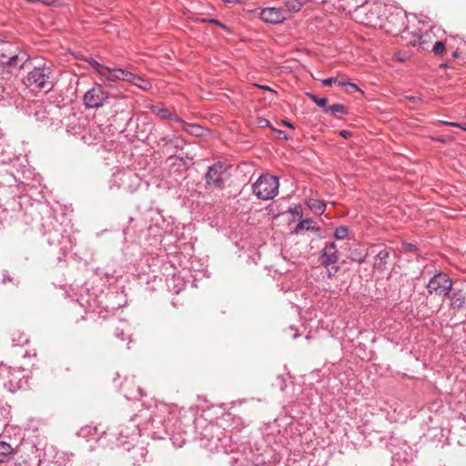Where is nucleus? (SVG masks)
I'll return each instance as SVG.
<instances>
[{"instance_id": "f03ea898", "label": "nucleus", "mask_w": 466, "mask_h": 466, "mask_svg": "<svg viewBox=\"0 0 466 466\" xmlns=\"http://www.w3.org/2000/svg\"><path fill=\"white\" fill-rule=\"evenodd\" d=\"M52 71L49 67H35L27 74L25 84L33 91L48 92L53 88Z\"/></svg>"}, {"instance_id": "c85d7f7f", "label": "nucleus", "mask_w": 466, "mask_h": 466, "mask_svg": "<svg viewBox=\"0 0 466 466\" xmlns=\"http://www.w3.org/2000/svg\"><path fill=\"white\" fill-rule=\"evenodd\" d=\"M313 221L310 219H304L298 223L296 230L299 231L300 229H309L312 228Z\"/></svg>"}, {"instance_id": "a19ab883", "label": "nucleus", "mask_w": 466, "mask_h": 466, "mask_svg": "<svg viewBox=\"0 0 466 466\" xmlns=\"http://www.w3.org/2000/svg\"><path fill=\"white\" fill-rule=\"evenodd\" d=\"M340 136L343 137L344 138H348L351 136V132L350 131H348V130H342L340 131Z\"/></svg>"}, {"instance_id": "5fc2aeb1", "label": "nucleus", "mask_w": 466, "mask_h": 466, "mask_svg": "<svg viewBox=\"0 0 466 466\" xmlns=\"http://www.w3.org/2000/svg\"><path fill=\"white\" fill-rule=\"evenodd\" d=\"M405 466H409L408 464H405Z\"/></svg>"}, {"instance_id": "c03bdc74", "label": "nucleus", "mask_w": 466, "mask_h": 466, "mask_svg": "<svg viewBox=\"0 0 466 466\" xmlns=\"http://www.w3.org/2000/svg\"><path fill=\"white\" fill-rule=\"evenodd\" d=\"M116 336L120 338L121 339H123V336H124V331L123 329L119 330L118 329H116Z\"/></svg>"}, {"instance_id": "4c0bfd02", "label": "nucleus", "mask_w": 466, "mask_h": 466, "mask_svg": "<svg viewBox=\"0 0 466 466\" xmlns=\"http://www.w3.org/2000/svg\"><path fill=\"white\" fill-rule=\"evenodd\" d=\"M13 280H14V279L9 275V273L7 271H5L3 273V280H2L3 283H6L7 281L13 282Z\"/></svg>"}, {"instance_id": "a18cd8bd", "label": "nucleus", "mask_w": 466, "mask_h": 466, "mask_svg": "<svg viewBox=\"0 0 466 466\" xmlns=\"http://www.w3.org/2000/svg\"><path fill=\"white\" fill-rule=\"evenodd\" d=\"M409 99H410V100H411V101H413V102H415V101H417V100H420V98L416 97V96H410V97H409Z\"/></svg>"}, {"instance_id": "b1692460", "label": "nucleus", "mask_w": 466, "mask_h": 466, "mask_svg": "<svg viewBox=\"0 0 466 466\" xmlns=\"http://www.w3.org/2000/svg\"><path fill=\"white\" fill-rule=\"evenodd\" d=\"M308 96L319 107L323 109L324 112H328V99L326 97H318L314 94L308 93Z\"/></svg>"}, {"instance_id": "72a5a7b5", "label": "nucleus", "mask_w": 466, "mask_h": 466, "mask_svg": "<svg viewBox=\"0 0 466 466\" xmlns=\"http://www.w3.org/2000/svg\"><path fill=\"white\" fill-rule=\"evenodd\" d=\"M330 266H331L330 268H329V267L327 268L329 278L332 277L339 270L338 266H336V265H330Z\"/></svg>"}, {"instance_id": "603ef678", "label": "nucleus", "mask_w": 466, "mask_h": 466, "mask_svg": "<svg viewBox=\"0 0 466 466\" xmlns=\"http://www.w3.org/2000/svg\"><path fill=\"white\" fill-rule=\"evenodd\" d=\"M209 22L214 23V24H216V25H217L218 20H215V19H209Z\"/></svg>"}, {"instance_id": "c756f323", "label": "nucleus", "mask_w": 466, "mask_h": 466, "mask_svg": "<svg viewBox=\"0 0 466 466\" xmlns=\"http://www.w3.org/2000/svg\"><path fill=\"white\" fill-rule=\"evenodd\" d=\"M13 341L15 342V345L19 346L26 344L28 342V339L25 334H20L17 339L14 337Z\"/></svg>"}, {"instance_id": "c9c22d12", "label": "nucleus", "mask_w": 466, "mask_h": 466, "mask_svg": "<svg viewBox=\"0 0 466 466\" xmlns=\"http://www.w3.org/2000/svg\"><path fill=\"white\" fill-rule=\"evenodd\" d=\"M350 89H352V90H356V91L362 92V91L360 90V88L356 84L351 83V82H349L348 86H347V88H346V90H347L349 93L350 92Z\"/></svg>"}, {"instance_id": "a211bd4d", "label": "nucleus", "mask_w": 466, "mask_h": 466, "mask_svg": "<svg viewBox=\"0 0 466 466\" xmlns=\"http://www.w3.org/2000/svg\"><path fill=\"white\" fill-rule=\"evenodd\" d=\"M13 451L14 449L9 443L5 441H0V463L9 461Z\"/></svg>"}, {"instance_id": "49530a36", "label": "nucleus", "mask_w": 466, "mask_h": 466, "mask_svg": "<svg viewBox=\"0 0 466 466\" xmlns=\"http://www.w3.org/2000/svg\"><path fill=\"white\" fill-rule=\"evenodd\" d=\"M283 124H284L285 126H287V127H290V128H293V126H292L290 123L287 122V121H283Z\"/></svg>"}, {"instance_id": "0eeeda50", "label": "nucleus", "mask_w": 466, "mask_h": 466, "mask_svg": "<svg viewBox=\"0 0 466 466\" xmlns=\"http://www.w3.org/2000/svg\"><path fill=\"white\" fill-rule=\"evenodd\" d=\"M407 16L402 9L395 8L386 18L384 28L392 35H400L406 28Z\"/></svg>"}, {"instance_id": "9d476101", "label": "nucleus", "mask_w": 466, "mask_h": 466, "mask_svg": "<svg viewBox=\"0 0 466 466\" xmlns=\"http://www.w3.org/2000/svg\"><path fill=\"white\" fill-rule=\"evenodd\" d=\"M260 17L263 21L269 24H279L287 18L286 11L279 7H267L262 9Z\"/></svg>"}, {"instance_id": "423d86ee", "label": "nucleus", "mask_w": 466, "mask_h": 466, "mask_svg": "<svg viewBox=\"0 0 466 466\" xmlns=\"http://www.w3.org/2000/svg\"><path fill=\"white\" fill-rule=\"evenodd\" d=\"M107 98L108 93L101 85L96 84L85 93L83 101L86 108H99L104 106Z\"/></svg>"}, {"instance_id": "2eb2a0df", "label": "nucleus", "mask_w": 466, "mask_h": 466, "mask_svg": "<svg viewBox=\"0 0 466 466\" xmlns=\"http://www.w3.org/2000/svg\"><path fill=\"white\" fill-rule=\"evenodd\" d=\"M24 57H20L18 55H12L11 56L7 57L5 55H2L1 56V64L3 66H8V67H22L24 65Z\"/></svg>"}, {"instance_id": "20e7f679", "label": "nucleus", "mask_w": 466, "mask_h": 466, "mask_svg": "<svg viewBox=\"0 0 466 466\" xmlns=\"http://www.w3.org/2000/svg\"><path fill=\"white\" fill-rule=\"evenodd\" d=\"M452 281L444 272H438L427 284L428 293L436 296H448L451 290Z\"/></svg>"}, {"instance_id": "7ed1b4c3", "label": "nucleus", "mask_w": 466, "mask_h": 466, "mask_svg": "<svg viewBox=\"0 0 466 466\" xmlns=\"http://www.w3.org/2000/svg\"><path fill=\"white\" fill-rule=\"evenodd\" d=\"M279 178L275 176H260L252 186L253 194L261 200L274 198L279 192Z\"/></svg>"}, {"instance_id": "f8f14e48", "label": "nucleus", "mask_w": 466, "mask_h": 466, "mask_svg": "<svg viewBox=\"0 0 466 466\" xmlns=\"http://www.w3.org/2000/svg\"><path fill=\"white\" fill-rule=\"evenodd\" d=\"M451 300V307L454 309H461L466 303L465 293L461 289H452L450 294L447 296Z\"/></svg>"}, {"instance_id": "4be33fe9", "label": "nucleus", "mask_w": 466, "mask_h": 466, "mask_svg": "<svg viewBox=\"0 0 466 466\" xmlns=\"http://www.w3.org/2000/svg\"><path fill=\"white\" fill-rule=\"evenodd\" d=\"M308 205L316 215H321L326 210V204L319 199H309Z\"/></svg>"}, {"instance_id": "aec40b11", "label": "nucleus", "mask_w": 466, "mask_h": 466, "mask_svg": "<svg viewBox=\"0 0 466 466\" xmlns=\"http://www.w3.org/2000/svg\"><path fill=\"white\" fill-rule=\"evenodd\" d=\"M183 130L195 137H201L204 135L205 132V129L202 126L198 124L187 123H183Z\"/></svg>"}, {"instance_id": "5701e85b", "label": "nucleus", "mask_w": 466, "mask_h": 466, "mask_svg": "<svg viewBox=\"0 0 466 466\" xmlns=\"http://www.w3.org/2000/svg\"><path fill=\"white\" fill-rule=\"evenodd\" d=\"M328 112H329L334 116H338L339 115H347L349 113V110L342 104L337 103L329 106Z\"/></svg>"}, {"instance_id": "473e14b6", "label": "nucleus", "mask_w": 466, "mask_h": 466, "mask_svg": "<svg viewBox=\"0 0 466 466\" xmlns=\"http://www.w3.org/2000/svg\"><path fill=\"white\" fill-rule=\"evenodd\" d=\"M258 124L261 127H268L270 128L272 127L269 120H268L267 118H258Z\"/></svg>"}, {"instance_id": "bb28decb", "label": "nucleus", "mask_w": 466, "mask_h": 466, "mask_svg": "<svg viewBox=\"0 0 466 466\" xmlns=\"http://www.w3.org/2000/svg\"><path fill=\"white\" fill-rule=\"evenodd\" d=\"M348 234H349V228H348V227H345V226H339V227L336 228V229L334 231V237L337 239H344L347 238Z\"/></svg>"}, {"instance_id": "ea45409f", "label": "nucleus", "mask_w": 466, "mask_h": 466, "mask_svg": "<svg viewBox=\"0 0 466 466\" xmlns=\"http://www.w3.org/2000/svg\"><path fill=\"white\" fill-rule=\"evenodd\" d=\"M255 86L260 88V89H263V90H266V91H269V92H275L272 88H270L269 86H264V85H259V84H254Z\"/></svg>"}, {"instance_id": "09e8293b", "label": "nucleus", "mask_w": 466, "mask_h": 466, "mask_svg": "<svg viewBox=\"0 0 466 466\" xmlns=\"http://www.w3.org/2000/svg\"><path fill=\"white\" fill-rule=\"evenodd\" d=\"M217 25H218V26H220V27H223V28H225V27H226V26H225V25H223V24H222V23H220L219 21H218Z\"/></svg>"}, {"instance_id": "58836bf2", "label": "nucleus", "mask_w": 466, "mask_h": 466, "mask_svg": "<svg viewBox=\"0 0 466 466\" xmlns=\"http://www.w3.org/2000/svg\"><path fill=\"white\" fill-rule=\"evenodd\" d=\"M348 84H349L348 81L339 80V78H337V83H335V85H338L339 86L345 87V88H347Z\"/></svg>"}, {"instance_id": "ddd939ff", "label": "nucleus", "mask_w": 466, "mask_h": 466, "mask_svg": "<svg viewBox=\"0 0 466 466\" xmlns=\"http://www.w3.org/2000/svg\"><path fill=\"white\" fill-rule=\"evenodd\" d=\"M332 5L336 8L351 12L363 4V0H331Z\"/></svg>"}, {"instance_id": "cd10ccee", "label": "nucleus", "mask_w": 466, "mask_h": 466, "mask_svg": "<svg viewBox=\"0 0 466 466\" xmlns=\"http://www.w3.org/2000/svg\"><path fill=\"white\" fill-rule=\"evenodd\" d=\"M445 51V45L441 41H437L432 46V52L435 55H442Z\"/></svg>"}, {"instance_id": "39448f33", "label": "nucleus", "mask_w": 466, "mask_h": 466, "mask_svg": "<svg viewBox=\"0 0 466 466\" xmlns=\"http://www.w3.org/2000/svg\"><path fill=\"white\" fill-rule=\"evenodd\" d=\"M228 167L221 162L218 161L210 166L205 174L206 183L209 187L222 188L227 179V171Z\"/></svg>"}, {"instance_id": "393cba45", "label": "nucleus", "mask_w": 466, "mask_h": 466, "mask_svg": "<svg viewBox=\"0 0 466 466\" xmlns=\"http://www.w3.org/2000/svg\"><path fill=\"white\" fill-rule=\"evenodd\" d=\"M152 112L161 119H168L169 117H172L171 112L165 107L153 106Z\"/></svg>"}, {"instance_id": "864d4df0", "label": "nucleus", "mask_w": 466, "mask_h": 466, "mask_svg": "<svg viewBox=\"0 0 466 466\" xmlns=\"http://www.w3.org/2000/svg\"><path fill=\"white\" fill-rule=\"evenodd\" d=\"M452 56H453L454 57H457V56H458L457 52H454Z\"/></svg>"}, {"instance_id": "1a4fd4ad", "label": "nucleus", "mask_w": 466, "mask_h": 466, "mask_svg": "<svg viewBox=\"0 0 466 466\" xmlns=\"http://www.w3.org/2000/svg\"><path fill=\"white\" fill-rule=\"evenodd\" d=\"M339 258L337 246L334 242H329L322 248L320 253V263L325 268L335 265Z\"/></svg>"}, {"instance_id": "dca6fc26", "label": "nucleus", "mask_w": 466, "mask_h": 466, "mask_svg": "<svg viewBox=\"0 0 466 466\" xmlns=\"http://www.w3.org/2000/svg\"><path fill=\"white\" fill-rule=\"evenodd\" d=\"M147 455V451L144 447H134L130 451L129 460L132 461L133 464H140L144 461Z\"/></svg>"}, {"instance_id": "f3484780", "label": "nucleus", "mask_w": 466, "mask_h": 466, "mask_svg": "<svg viewBox=\"0 0 466 466\" xmlns=\"http://www.w3.org/2000/svg\"><path fill=\"white\" fill-rule=\"evenodd\" d=\"M132 85L136 86L137 87L147 91L151 89L152 85L149 80L143 78L142 76L133 74L130 78V82Z\"/></svg>"}, {"instance_id": "e433bc0d", "label": "nucleus", "mask_w": 466, "mask_h": 466, "mask_svg": "<svg viewBox=\"0 0 466 466\" xmlns=\"http://www.w3.org/2000/svg\"><path fill=\"white\" fill-rule=\"evenodd\" d=\"M171 116L168 119L174 120L179 124H181V127H183V123H186L182 118H180L177 115L171 113Z\"/></svg>"}, {"instance_id": "3c124183", "label": "nucleus", "mask_w": 466, "mask_h": 466, "mask_svg": "<svg viewBox=\"0 0 466 466\" xmlns=\"http://www.w3.org/2000/svg\"><path fill=\"white\" fill-rule=\"evenodd\" d=\"M422 40H428V45L431 42L432 38L429 39V37H423Z\"/></svg>"}, {"instance_id": "37998d69", "label": "nucleus", "mask_w": 466, "mask_h": 466, "mask_svg": "<svg viewBox=\"0 0 466 466\" xmlns=\"http://www.w3.org/2000/svg\"><path fill=\"white\" fill-rule=\"evenodd\" d=\"M443 124L446 126H449V127H457V126H460V123L449 122V121H444Z\"/></svg>"}, {"instance_id": "f704fd0d", "label": "nucleus", "mask_w": 466, "mask_h": 466, "mask_svg": "<svg viewBox=\"0 0 466 466\" xmlns=\"http://www.w3.org/2000/svg\"><path fill=\"white\" fill-rule=\"evenodd\" d=\"M271 130L276 132L278 134V137L279 139H284V140H287L288 139V137L286 136L285 132L282 131V130H279V129H276L274 127H271Z\"/></svg>"}, {"instance_id": "6e6552de", "label": "nucleus", "mask_w": 466, "mask_h": 466, "mask_svg": "<svg viewBox=\"0 0 466 466\" xmlns=\"http://www.w3.org/2000/svg\"><path fill=\"white\" fill-rule=\"evenodd\" d=\"M400 36L403 40L407 41V44L411 45L413 46H418L421 49L425 50L428 48V40H422V38L429 37V39H431L433 36V33L429 30H426L425 32H413L410 31L406 27L400 34Z\"/></svg>"}, {"instance_id": "f257e3e1", "label": "nucleus", "mask_w": 466, "mask_h": 466, "mask_svg": "<svg viewBox=\"0 0 466 466\" xmlns=\"http://www.w3.org/2000/svg\"><path fill=\"white\" fill-rule=\"evenodd\" d=\"M29 371L22 367H12L0 363V379L4 386L11 392L24 389L27 386Z\"/></svg>"}, {"instance_id": "8fccbe9b", "label": "nucleus", "mask_w": 466, "mask_h": 466, "mask_svg": "<svg viewBox=\"0 0 466 466\" xmlns=\"http://www.w3.org/2000/svg\"><path fill=\"white\" fill-rule=\"evenodd\" d=\"M217 25H218V26H220V27H223V28H225V27H226V26H225V25H223V24H222V23H220L219 21H218Z\"/></svg>"}, {"instance_id": "79ce46f5", "label": "nucleus", "mask_w": 466, "mask_h": 466, "mask_svg": "<svg viewBox=\"0 0 466 466\" xmlns=\"http://www.w3.org/2000/svg\"><path fill=\"white\" fill-rule=\"evenodd\" d=\"M405 246H406L407 250H409V251H415L417 249L416 246L411 243H407V244H405Z\"/></svg>"}, {"instance_id": "6ab92c4d", "label": "nucleus", "mask_w": 466, "mask_h": 466, "mask_svg": "<svg viewBox=\"0 0 466 466\" xmlns=\"http://www.w3.org/2000/svg\"><path fill=\"white\" fill-rule=\"evenodd\" d=\"M90 66L96 72V74L99 76L100 79L104 81L106 75L107 73V69L109 66H106L105 65L99 63L94 58H90L87 60Z\"/></svg>"}, {"instance_id": "7c9ffc66", "label": "nucleus", "mask_w": 466, "mask_h": 466, "mask_svg": "<svg viewBox=\"0 0 466 466\" xmlns=\"http://www.w3.org/2000/svg\"><path fill=\"white\" fill-rule=\"evenodd\" d=\"M350 260L352 261H356L358 263H363L365 261V258H366V255H361V254H355V255H351L350 257Z\"/></svg>"}, {"instance_id": "9b49d317", "label": "nucleus", "mask_w": 466, "mask_h": 466, "mask_svg": "<svg viewBox=\"0 0 466 466\" xmlns=\"http://www.w3.org/2000/svg\"><path fill=\"white\" fill-rule=\"evenodd\" d=\"M132 73L118 67H108L104 82H115L117 80L130 82Z\"/></svg>"}, {"instance_id": "412c9836", "label": "nucleus", "mask_w": 466, "mask_h": 466, "mask_svg": "<svg viewBox=\"0 0 466 466\" xmlns=\"http://www.w3.org/2000/svg\"><path fill=\"white\" fill-rule=\"evenodd\" d=\"M77 435L86 441L95 439L97 436V429L93 426H85L78 431Z\"/></svg>"}, {"instance_id": "de8ad7c7", "label": "nucleus", "mask_w": 466, "mask_h": 466, "mask_svg": "<svg viewBox=\"0 0 466 466\" xmlns=\"http://www.w3.org/2000/svg\"><path fill=\"white\" fill-rule=\"evenodd\" d=\"M457 127L461 128L462 130L466 131V126L460 123V126H457Z\"/></svg>"}, {"instance_id": "4468645a", "label": "nucleus", "mask_w": 466, "mask_h": 466, "mask_svg": "<svg viewBox=\"0 0 466 466\" xmlns=\"http://www.w3.org/2000/svg\"><path fill=\"white\" fill-rule=\"evenodd\" d=\"M390 257V253L387 249H381L376 255L373 262V268L380 272H383L386 269L387 260Z\"/></svg>"}, {"instance_id": "2f4dec72", "label": "nucleus", "mask_w": 466, "mask_h": 466, "mask_svg": "<svg viewBox=\"0 0 466 466\" xmlns=\"http://www.w3.org/2000/svg\"><path fill=\"white\" fill-rule=\"evenodd\" d=\"M321 82L324 86H329L337 83V77H328V78L323 79Z\"/></svg>"}, {"instance_id": "a878e982", "label": "nucleus", "mask_w": 466, "mask_h": 466, "mask_svg": "<svg viewBox=\"0 0 466 466\" xmlns=\"http://www.w3.org/2000/svg\"><path fill=\"white\" fill-rule=\"evenodd\" d=\"M285 6L291 12H298L302 6V2L299 0H284Z\"/></svg>"}]
</instances>
